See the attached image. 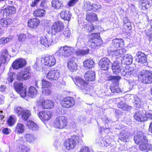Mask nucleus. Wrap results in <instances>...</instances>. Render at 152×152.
I'll list each match as a JSON object with an SVG mask.
<instances>
[{"label":"nucleus","mask_w":152,"mask_h":152,"mask_svg":"<svg viewBox=\"0 0 152 152\" xmlns=\"http://www.w3.org/2000/svg\"><path fill=\"white\" fill-rule=\"evenodd\" d=\"M109 59L107 58H102L99 62V64L101 69L103 70L108 69L110 63Z\"/></svg>","instance_id":"obj_15"},{"label":"nucleus","mask_w":152,"mask_h":152,"mask_svg":"<svg viewBox=\"0 0 152 152\" xmlns=\"http://www.w3.org/2000/svg\"><path fill=\"white\" fill-rule=\"evenodd\" d=\"M44 64L45 66L51 67L54 66L56 62L55 58L54 56H50L43 58Z\"/></svg>","instance_id":"obj_17"},{"label":"nucleus","mask_w":152,"mask_h":152,"mask_svg":"<svg viewBox=\"0 0 152 152\" xmlns=\"http://www.w3.org/2000/svg\"><path fill=\"white\" fill-rule=\"evenodd\" d=\"M26 64V61L22 58H18L12 63V66L16 69L22 68Z\"/></svg>","instance_id":"obj_14"},{"label":"nucleus","mask_w":152,"mask_h":152,"mask_svg":"<svg viewBox=\"0 0 152 152\" xmlns=\"http://www.w3.org/2000/svg\"><path fill=\"white\" fill-rule=\"evenodd\" d=\"M12 22V20L10 18L7 19L3 18L1 21L0 24L3 26L7 27V25H10Z\"/></svg>","instance_id":"obj_43"},{"label":"nucleus","mask_w":152,"mask_h":152,"mask_svg":"<svg viewBox=\"0 0 152 152\" xmlns=\"http://www.w3.org/2000/svg\"><path fill=\"white\" fill-rule=\"evenodd\" d=\"M42 91L43 95L45 96L49 95L51 93L50 90L48 88L42 89Z\"/></svg>","instance_id":"obj_54"},{"label":"nucleus","mask_w":152,"mask_h":152,"mask_svg":"<svg viewBox=\"0 0 152 152\" xmlns=\"http://www.w3.org/2000/svg\"><path fill=\"white\" fill-rule=\"evenodd\" d=\"M79 0H70L68 5L70 7L73 6Z\"/></svg>","instance_id":"obj_59"},{"label":"nucleus","mask_w":152,"mask_h":152,"mask_svg":"<svg viewBox=\"0 0 152 152\" xmlns=\"http://www.w3.org/2000/svg\"><path fill=\"white\" fill-rule=\"evenodd\" d=\"M41 65V62L40 61V59L39 58H37L36 61L34 64V67L36 68L39 67Z\"/></svg>","instance_id":"obj_60"},{"label":"nucleus","mask_w":152,"mask_h":152,"mask_svg":"<svg viewBox=\"0 0 152 152\" xmlns=\"http://www.w3.org/2000/svg\"><path fill=\"white\" fill-rule=\"evenodd\" d=\"M86 28L88 32H91L94 30H95L96 31V30L97 29L96 26H94L93 24L91 25H86Z\"/></svg>","instance_id":"obj_50"},{"label":"nucleus","mask_w":152,"mask_h":152,"mask_svg":"<svg viewBox=\"0 0 152 152\" xmlns=\"http://www.w3.org/2000/svg\"><path fill=\"white\" fill-rule=\"evenodd\" d=\"M147 56L144 53L138 51L136 53V61L140 64L145 63L147 61Z\"/></svg>","instance_id":"obj_19"},{"label":"nucleus","mask_w":152,"mask_h":152,"mask_svg":"<svg viewBox=\"0 0 152 152\" xmlns=\"http://www.w3.org/2000/svg\"><path fill=\"white\" fill-rule=\"evenodd\" d=\"M21 152H30L29 148L24 145H21Z\"/></svg>","instance_id":"obj_55"},{"label":"nucleus","mask_w":152,"mask_h":152,"mask_svg":"<svg viewBox=\"0 0 152 152\" xmlns=\"http://www.w3.org/2000/svg\"><path fill=\"white\" fill-rule=\"evenodd\" d=\"M8 42L7 38L2 37L0 39V44L4 45Z\"/></svg>","instance_id":"obj_62"},{"label":"nucleus","mask_w":152,"mask_h":152,"mask_svg":"<svg viewBox=\"0 0 152 152\" xmlns=\"http://www.w3.org/2000/svg\"><path fill=\"white\" fill-rule=\"evenodd\" d=\"M26 38L25 34H20L18 37V40L21 42L24 41Z\"/></svg>","instance_id":"obj_58"},{"label":"nucleus","mask_w":152,"mask_h":152,"mask_svg":"<svg viewBox=\"0 0 152 152\" xmlns=\"http://www.w3.org/2000/svg\"><path fill=\"white\" fill-rule=\"evenodd\" d=\"M108 80L113 82H118L121 79V77L119 76H109L108 77Z\"/></svg>","instance_id":"obj_47"},{"label":"nucleus","mask_w":152,"mask_h":152,"mask_svg":"<svg viewBox=\"0 0 152 152\" xmlns=\"http://www.w3.org/2000/svg\"><path fill=\"white\" fill-rule=\"evenodd\" d=\"M14 88L16 91L19 94L20 96L23 98L26 96V90L23 87V84L21 83L14 84Z\"/></svg>","instance_id":"obj_11"},{"label":"nucleus","mask_w":152,"mask_h":152,"mask_svg":"<svg viewBox=\"0 0 152 152\" xmlns=\"http://www.w3.org/2000/svg\"><path fill=\"white\" fill-rule=\"evenodd\" d=\"M80 152H90V150L88 147L84 146L81 148Z\"/></svg>","instance_id":"obj_61"},{"label":"nucleus","mask_w":152,"mask_h":152,"mask_svg":"<svg viewBox=\"0 0 152 152\" xmlns=\"http://www.w3.org/2000/svg\"><path fill=\"white\" fill-rule=\"evenodd\" d=\"M42 88H48L51 86V83L45 80H43L42 81Z\"/></svg>","instance_id":"obj_48"},{"label":"nucleus","mask_w":152,"mask_h":152,"mask_svg":"<svg viewBox=\"0 0 152 152\" xmlns=\"http://www.w3.org/2000/svg\"><path fill=\"white\" fill-rule=\"evenodd\" d=\"M15 77V74L13 72H9L8 73V80L10 82L12 83Z\"/></svg>","instance_id":"obj_51"},{"label":"nucleus","mask_w":152,"mask_h":152,"mask_svg":"<svg viewBox=\"0 0 152 152\" xmlns=\"http://www.w3.org/2000/svg\"><path fill=\"white\" fill-rule=\"evenodd\" d=\"M83 9L86 12L92 10V4L89 1H85L83 3Z\"/></svg>","instance_id":"obj_40"},{"label":"nucleus","mask_w":152,"mask_h":152,"mask_svg":"<svg viewBox=\"0 0 152 152\" xmlns=\"http://www.w3.org/2000/svg\"><path fill=\"white\" fill-rule=\"evenodd\" d=\"M42 106L43 109H51L53 107L54 104L53 102L50 100H46L42 102Z\"/></svg>","instance_id":"obj_25"},{"label":"nucleus","mask_w":152,"mask_h":152,"mask_svg":"<svg viewBox=\"0 0 152 152\" xmlns=\"http://www.w3.org/2000/svg\"><path fill=\"white\" fill-rule=\"evenodd\" d=\"M101 6L99 3L92 4V10L96 11L101 8Z\"/></svg>","instance_id":"obj_53"},{"label":"nucleus","mask_w":152,"mask_h":152,"mask_svg":"<svg viewBox=\"0 0 152 152\" xmlns=\"http://www.w3.org/2000/svg\"><path fill=\"white\" fill-rule=\"evenodd\" d=\"M84 77L86 80L91 81H94L95 79V72L92 71H89L85 73Z\"/></svg>","instance_id":"obj_26"},{"label":"nucleus","mask_w":152,"mask_h":152,"mask_svg":"<svg viewBox=\"0 0 152 152\" xmlns=\"http://www.w3.org/2000/svg\"><path fill=\"white\" fill-rule=\"evenodd\" d=\"M145 111L141 108L138 112H136L134 116V118L138 121H144L147 120L145 116Z\"/></svg>","instance_id":"obj_12"},{"label":"nucleus","mask_w":152,"mask_h":152,"mask_svg":"<svg viewBox=\"0 0 152 152\" xmlns=\"http://www.w3.org/2000/svg\"><path fill=\"white\" fill-rule=\"evenodd\" d=\"M77 142L81 144L82 142V140L80 139L78 136L76 135H74L71 136L65 143L64 145L66 146L67 149L69 150L75 148Z\"/></svg>","instance_id":"obj_5"},{"label":"nucleus","mask_w":152,"mask_h":152,"mask_svg":"<svg viewBox=\"0 0 152 152\" xmlns=\"http://www.w3.org/2000/svg\"><path fill=\"white\" fill-rule=\"evenodd\" d=\"M38 115L41 120L47 121L51 118V112L49 111H44L39 112Z\"/></svg>","instance_id":"obj_20"},{"label":"nucleus","mask_w":152,"mask_h":152,"mask_svg":"<svg viewBox=\"0 0 152 152\" xmlns=\"http://www.w3.org/2000/svg\"><path fill=\"white\" fill-rule=\"evenodd\" d=\"M121 61L126 65L131 64L133 61V57L130 54H126L125 55L121 58Z\"/></svg>","instance_id":"obj_24"},{"label":"nucleus","mask_w":152,"mask_h":152,"mask_svg":"<svg viewBox=\"0 0 152 152\" xmlns=\"http://www.w3.org/2000/svg\"><path fill=\"white\" fill-rule=\"evenodd\" d=\"M118 86L117 84H115L112 86H110V89L112 92L113 93H115V91L116 90V89Z\"/></svg>","instance_id":"obj_64"},{"label":"nucleus","mask_w":152,"mask_h":152,"mask_svg":"<svg viewBox=\"0 0 152 152\" xmlns=\"http://www.w3.org/2000/svg\"><path fill=\"white\" fill-rule=\"evenodd\" d=\"M124 41L121 39H114L112 40V45L115 48L122 47L124 46Z\"/></svg>","instance_id":"obj_28"},{"label":"nucleus","mask_w":152,"mask_h":152,"mask_svg":"<svg viewBox=\"0 0 152 152\" xmlns=\"http://www.w3.org/2000/svg\"><path fill=\"white\" fill-rule=\"evenodd\" d=\"M16 121L15 117L10 116L7 120V123L9 125L12 126L14 125Z\"/></svg>","instance_id":"obj_49"},{"label":"nucleus","mask_w":152,"mask_h":152,"mask_svg":"<svg viewBox=\"0 0 152 152\" xmlns=\"http://www.w3.org/2000/svg\"><path fill=\"white\" fill-rule=\"evenodd\" d=\"M31 115V113L30 111L28 110H25L23 111L21 115L22 119L26 121L28 119Z\"/></svg>","instance_id":"obj_41"},{"label":"nucleus","mask_w":152,"mask_h":152,"mask_svg":"<svg viewBox=\"0 0 152 152\" xmlns=\"http://www.w3.org/2000/svg\"><path fill=\"white\" fill-rule=\"evenodd\" d=\"M37 94V91L34 87L31 86L29 89L28 95L33 98L35 97Z\"/></svg>","instance_id":"obj_39"},{"label":"nucleus","mask_w":152,"mask_h":152,"mask_svg":"<svg viewBox=\"0 0 152 152\" xmlns=\"http://www.w3.org/2000/svg\"><path fill=\"white\" fill-rule=\"evenodd\" d=\"M124 55L123 50L118 49L114 51L113 52V55L114 56H116V58L121 57Z\"/></svg>","instance_id":"obj_44"},{"label":"nucleus","mask_w":152,"mask_h":152,"mask_svg":"<svg viewBox=\"0 0 152 152\" xmlns=\"http://www.w3.org/2000/svg\"><path fill=\"white\" fill-rule=\"evenodd\" d=\"M141 8L143 10H147L150 7V4L149 1L148 0H142L141 1Z\"/></svg>","instance_id":"obj_42"},{"label":"nucleus","mask_w":152,"mask_h":152,"mask_svg":"<svg viewBox=\"0 0 152 152\" xmlns=\"http://www.w3.org/2000/svg\"><path fill=\"white\" fill-rule=\"evenodd\" d=\"M99 34L98 33H93L91 35L87 42L89 46L91 48L95 49L100 45L102 43V41L99 38Z\"/></svg>","instance_id":"obj_3"},{"label":"nucleus","mask_w":152,"mask_h":152,"mask_svg":"<svg viewBox=\"0 0 152 152\" xmlns=\"http://www.w3.org/2000/svg\"><path fill=\"white\" fill-rule=\"evenodd\" d=\"M60 15L62 19L69 21L70 20L72 15L70 11L64 10L61 12Z\"/></svg>","instance_id":"obj_29"},{"label":"nucleus","mask_w":152,"mask_h":152,"mask_svg":"<svg viewBox=\"0 0 152 152\" xmlns=\"http://www.w3.org/2000/svg\"><path fill=\"white\" fill-rule=\"evenodd\" d=\"M145 116L147 118V119L149 118L152 120V111L150 110L145 112Z\"/></svg>","instance_id":"obj_56"},{"label":"nucleus","mask_w":152,"mask_h":152,"mask_svg":"<svg viewBox=\"0 0 152 152\" xmlns=\"http://www.w3.org/2000/svg\"><path fill=\"white\" fill-rule=\"evenodd\" d=\"M75 102L72 98L67 97L64 99L61 102V104L62 107L69 108L72 107L75 104Z\"/></svg>","instance_id":"obj_13"},{"label":"nucleus","mask_w":152,"mask_h":152,"mask_svg":"<svg viewBox=\"0 0 152 152\" xmlns=\"http://www.w3.org/2000/svg\"><path fill=\"white\" fill-rule=\"evenodd\" d=\"M51 3L52 7L56 9H61L63 7L62 1L61 0H53Z\"/></svg>","instance_id":"obj_31"},{"label":"nucleus","mask_w":152,"mask_h":152,"mask_svg":"<svg viewBox=\"0 0 152 152\" xmlns=\"http://www.w3.org/2000/svg\"><path fill=\"white\" fill-rule=\"evenodd\" d=\"M74 51L73 47L65 46L60 47L58 50L56 52V54L58 56L66 57L72 54Z\"/></svg>","instance_id":"obj_4"},{"label":"nucleus","mask_w":152,"mask_h":152,"mask_svg":"<svg viewBox=\"0 0 152 152\" xmlns=\"http://www.w3.org/2000/svg\"><path fill=\"white\" fill-rule=\"evenodd\" d=\"M46 12L45 10L42 9H39L36 10L33 12L34 16L37 17L44 16Z\"/></svg>","instance_id":"obj_36"},{"label":"nucleus","mask_w":152,"mask_h":152,"mask_svg":"<svg viewBox=\"0 0 152 152\" xmlns=\"http://www.w3.org/2000/svg\"><path fill=\"white\" fill-rule=\"evenodd\" d=\"M31 70L30 67L26 68L24 70L18 73L17 75L18 80L22 81L29 79L31 75Z\"/></svg>","instance_id":"obj_7"},{"label":"nucleus","mask_w":152,"mask_h":152,"mask_svg":"<svg viewBox=\"0 0 152 152\" xmlns=\"http://www.w3.org/2000/svg\"><path fill=\"white\" fill-rule=\"evenodd\" d=\"M16 9L14 6H9L7 8L0 10L1 14H2L3 15L6 16H10L15 13Z\"/></svg>","instance_id":"obj_16"},{"label":"nucleus","mask_w":152,"mask_h":152,"mask_svg":"<svg viewBox=\"0 0 152 152\" xmlns=\"http://www.w3.org/2000/svg\"><path fill=\"white\" fill-rule=\"evenodd\" d=\"M134 140L136 144L139 145L140 148L141 150L147 149L149 150H152V147L149 148L150 145H151L147 144L148 141L147 138L142 132H137L136 135L134 137Z\"/></svg>","instance_id":"obj_1"},{"label":"nucleus","mask_w":152,"mask_h":152,"mask_svg":"<svg viewBox=\"0 0 152 152\" xmlns=\"http://www.w3.org/2000/svg\"><path fill=\"white\" fill-rule=\"evenodd\" d=\"M27 126L29 129L37 131L38 129V126L31 121H29L27 122Z\"/></svg>","instance_id":"obj_38"},{"label":"nucleus","mask_w":152,"mask_h":152,"mask_svg":"<svg viewBox=\"0 0 152 152\" xmlns=\"http://www.w3.org/2000/svg\"><path fill=\"white\" fill-rule=\"evenodd\" d=\"M75 84L80 87L81 90L86 91H89L90 89L88 86V84L85 81L80 77H77L74 80Z\"/></svg>","instance_id":"obj_8"},{"label":"nucleus","mask_w":152,"mask_h":152,"mask_svg":"<svg viewBox=\"0 0 152 152\" xmlns=\"http://www.w3.org/2000/svg\"><path fill=\"white\" fill-rule=\"evenodd\" d=\"M120 72L121 75L124 77V79L128 80L130 76L134 75L135 72L134 69L126 68L122 70Z\"/></svg>","instance_id":"obj_18"},{"label":"nucleus","mask_w":152,"mask_h":152,"mask_svg":"<svg viewBox=\"0 0 152 152\" xmlns=\"http://www.w3.org/2000/svg\"><path fill=\"white\" fill-rule=\"evenodd\" d=\"M138 77L143 83L151 84L152 83V71L142 70L140 72Z\"/></svg>","instance_id":"obj_2"},{"label":"nucleus","mask_w":152,"mask_h":152,"mask_svg":"<svg viewBox=\"0 0 152 152\" xmlns=\"http://www.w3.org/2000/svg\"><path fill=\"white\" fill-rule=\"evenodd\" d=\"M71 36V33L69 30L66 29L64 31H62L58 37L61 39H65L69 38Z\"/></svg>","instance_id":"obj_34"},{"label":"nucleus","mask_w":152,"mask_h":152,"mask_svg":"<svg viewBox=\"0 0 152 152\" xmlns=\"http://www.w3.org/2000/svg\"><path fill=\"white\" fill-rule=\"evenodd\" d=\"M40 42L45 47H48L53 43V40L51 38L44 36L40 38Z\"/></svg>","instance_id":"obj_21"},{"label":"nucleus","mask_w":152,"mask_h":152,"mask_svg":"<svg viewBox=\"0 0 152 152\" xmlns=\"http://www.w3.org/2000/svg\"><path fill=\"white\" fill-rule=\"evenodd\" d=\"M86 20L88 21L93 22L96 21L97 19V15L94 13H87L86 14Z\"/></svg>","instance_id":"obj_33"},{"label":"nucleus","mask_w":152,"mask_h":152,"mask_svg":"<svg viewBox=\"0 0 152 152\" xmlns=\"http://www.w3.org/2000/svg\"><path fill=\"white\" fill-rule=\"evenodd\" d=\"M60 72L58 69H53L50 70L47 74V79L52 81L57 80L60 77Z\"/></svg>","instance_id":"obj_10"},{"label":"nucleus","mask_w":152,"mask_h":152,"mask_svg":"<svg viewBox=\"0 0 152 152\" xmlns=\"http://www.w3.org/2000/svg\"><path fill=\"white\" fill-rule=\"evenodd\" d=\"M39 20L37 18H33L28 20V26L31 28H36L39 23Z\"/></svg>","instance_id":"obj_27"},{"label":"nucleus","mask_w":152,"mask_h":152,"mask_svg":"<svg viewBox=\"0 0 152 152\" xmlns=\"http://www.w3.org/2000/svg\"><path fill=\"white\" fill-rule=\"evenodd\" d=\"M118 138L122 141L126 142L129 141L130 137L127 133L121 132L119 134Z\"/></svg>","instance_id":"obj_30"},{"label":"nucleus","mask_w":152,"mask_h":152,"mask_svg":"<svg viewBox=\"0 0 152 152\" xmlns=\"http://www.w3.org/2000/svg\"><path fill=\"white\" fill-rule=\"evenodd\" d=\"M25 130V126L22 124L18 123L15 129V132L19 134H21L24 132Z\"/></svg>","instance_id":"obj_37"},{"label":"nucleus","mask_w":152,"mask_h":152,"mask_svg":"<svg viewBox=\"0 0 152 152\" xmlns=\"http://www.w3.org/2000/svg\"><path fill=\"white\" fill-rule=\"evenodd\" d=\"M67 124V118L64 116L58 117L54 121L55 127L59 129L64 128L66 126Z\"/></svg>","instance_id":"obj_6"},{"label":"nucleus","mask_w":152,"mask_h":152,"mask_svg":"<svg viewBox=\"0 0 152 152\" xmlns=\"http://www.w3.org/2000/svg\"><path fill=\"white\" fill-rule=\"evenodd\" d=\"M23 137L25 140L28 142H31L34 140V136L31 134H26Z\"/></svg>","instance_id":"obj_45"},{"label":"nucleus","mask_w":152,"mask_h":152,"mask_svg":"<svg viewBox=\"0 0 152 152\" xmlns=\"http://www.w3.org/2000/svg\"><path fill=\"white\" fill-rule=\"evenodd\" d=\"M77 60L75 58H72L68 63V67L72 72L76 71L77 69V65L76 62Z\"/></svg>","instance_id":"obj_22"},{"label":"nucleus","mask_w":152,"mask_h":152,"mask_svg":"<svg viewBox=\"0 0 152 152\" xmlns=\"http://www.w3.org/2000/svg\"><path fill=\"white\" fill-rule=\"evenodd\" d=\"M131 26V23L129 21L125 22V20H124V28H126L127 27L128 28H130Z\"/></svg>","instance_id":"obj_63"},{"label":"nucleus","mask_w":152,"mask_h":152,"mask_svg":"<svg viewBox=\"0 0 152 152\" xmlns=\"http://www.w3.org/2000/svg\"><path fill=\"white\" fill-rule=\"evenodd\" d=\"M140 104L141 102L138 98L135 99L134 102V105L135 107L139 108L140 107Z\"/></svg>","instance_id":"obj_57"},{"label":"nucleus","mask_w":152,"mask_h":152,"mask_svg":"<svg viewBox=\"0 0 152 152\" xmlns=\"http://www.w3.org/2000/svg\"><path fill=\"white\" fill-rule=\"evenodd\" d=\"M123 103L122 102H120L119 104H118V106L119 107L121 108L122 110L125 111H130L132 108V106H129L126 104L124 105H121Z\"/></svg>","instance_id":"obj_46"},{"label":"nucleus","mask_w":152,"mask_h":152,"mask_svg":"<svg viewBox=\"0 0 152 152\" xmlns=\"http://www.w3.org/2000/svg\"><path fill=\"white\" fill-rule=\"evenodd\" d=\"M90 50L88 48L85 49H78L75 51L76 55L80 56H82L88 54Z\"/></svg>","instance_id":"obj_35"},{"label":"nucleus","mask_w":152,"mask_h":152,"mask_svg":"<svg viewBox=\"0 0 152 152\" xmlns=\"http://www.w3.org/2000/svg\"><path fill=\"white\" fill-rule=\"evenodd\" d=\"M120 65V64L117 62H115L113 64L112 69L114 74L118 75L121 72V67Z\"/></svg>","instance_id":"obj_23"},{"label":"nucleus","mask_w":152,"mask_h":152,"mask_svg":"<svg viewBox=\"0 0 152 152\" xmlns=\"http://www.w3.org/2000/svg\"><path fill=\"white\" fill-rule=\"evenodd\" d=\"M83 66L88 69H91L94 67V62L91 59H88L85 61L83 62Z\"/></svg>","instance_id":"obj_32"},{"label":"nucleus","mask_w":152,"mask_h":152,"mask_svg":"<svg viewBox=\"0 0 152 152\" xmlns=\"http://www.w3.org/2000/svg\"><path fill=\"white\" fill-rule=\"evenodd\" d=\"M14 110L18 116L21 115L23 112L24 110L23 109V108L20 107H18L17 108H15Z\"/></svg>","instance_id":"obj_52"},{"label":"nucleus","mask_w":152,"mask_h":152,"mask_svg":"<svg viewBox=\"0 0 152 152\" xmlns=\"http://www.w3.org/2000/svg\"><path fill=\"white\" fill-rule=\"evenodd\" d=\"M64 28V24L61 21H57L54 23L52 27V32L56 33V36H58L60 34Z\"/></svg>","instance_id":"obj_9"}]
</instances>
